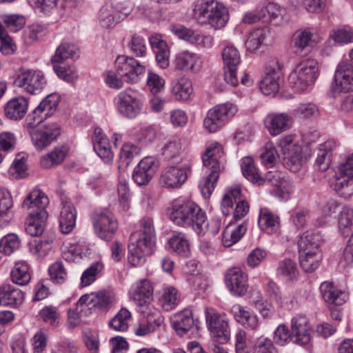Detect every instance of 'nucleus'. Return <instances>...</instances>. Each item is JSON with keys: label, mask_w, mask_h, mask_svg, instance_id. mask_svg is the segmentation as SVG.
I'll list each match as a JSON object with an SVG mask.
<instances>
[{"label": "nucleus", "mask_w": 353, "mask_h": 353, "mask_svg": "<svg viewBox=\"0 0 353 353\" xmlns=\"http://www.w3.org/2000/svg\"><path fill=\"white\" fill-rule=\"evenodd\" d=\"M170 219L176 225L191 228L200 234L206 225L205 213L194 202L185 198L174 199L170 206Z\"/></svg>", "instance_id": "nucleus-1"}, {"label": "nucleus", "mask_w": 353, "mask_h": 353, "mask_svg": "<svg viewBox=\"0 0 353 353\" xmlns=\"http://www.w3.org/2000/svg\"><path fill=\"white\" fill-rule=\"evenodd\" d=\"M154 230L152 220L143 218L140 222V230L132 233L128 245V261L133 266L139 265L145 261L146 256L152 253Z\"/></svg>", "instance_id": "nucleus-2"}, {"label": "nucleus", "mask_w": 353, "mask_h": 353, "mask_svg": "<svg viewBox=\"0 0 353 353\" xmlns=\"http://www.w3.org/2000/svg\"><path fill=\"white\" fill-rule=\"evenodd\" d=\"M48 203V196L39 189L31 191L23 201V209L30 210L26 221V231L30 235L36 236L43 232Z\"/></svg>", "instance_id": "nucleus-3"}, {"label": "nucleus", "mask_w": 353, "mask_h": 353, "mask_svg": "<svg viewBox=\"0 0 353 353\" xmlns=\"http://www.w3.org/2000/svg\"><path fill=\"white\" fill-rule=\"evenodd\" d=\"M223 154L222 145L214 142L208 145L202 155L203 166L207 169L206 172H209L199 183V188L205 198L210 197L215 188L222 169L221 158Z\"/></svg>", "instance_id": "nucleus-4"}, {"label": "nucleus", "mask_w": 353, "mask_h": 353, "mask_svg": "<svg viewBox=\"0 0 353 353\" xmlns=\"http://www.w3.org/2000/svg\"><path fill=\"white\" fill-rule=\"evenodd\" d=\"M79 56V48L74 44L62 43L57 47L55 54L51 58V62L54 72L60 79L72 82L77 78V70L65 62Z\"/></svg>", "instance_id": "nucleus-5"}, {"label": "nucleus", "mask_w": 353, "mask_h": 353, "mask_svg": "<svg viewBox=\"0 0 353 353\" xmlns=\"http://www.w3.org/2000/svg\"><path fill=\"white\" fill-rule=\"evenodd\" d=\"M194 12L200 23L209 24L215 29L225 26L229 19L228 9L214 0L198 3Z\"/></svg>", "instance_id": "nucleus-6"}, {"label": "nucleus", "mask_w": 353, "mask_h": 353, "mask_svg": "<svg viewBox=\"0 0 353 353\" xmlns=\"http://www.w3.org/2000/svg\"><path fill=\"white\" fill-rule=\"evenodd\" d=\"M319 66L314 59H307L299 63L289 75L290 85L297 92L305 90L314 83L318 77Z\"/></svg>", "instance_id": "nucleus-7"}, {"label": "nucleus", "mask_w": 353, "mask_h": 353, "mask_svg": "<svg viewBox=\"0 0 353 353\" xmlns=\"http://www.w3.org/2000/svg\"><path fill=\"white\" fill-rule=\"evenodd\" d=\"M238 112L237 106L232 103H224L210 109L204 119L203 125L210 132H215L232 119Z\"/></svg>", "instance_id": "nucleus-8"}, {"label": "nucleus", "mask_w": 353, "mask_h": 353, "mask_svg": "<svg viewBox=\"0 0 353 353\" xmlns=\"http://www.w3.org/2000/svg\"><path fill=\"white\" fill-rule=\"evenodd\" d=\"M114 103L119 112L128 119H134L138 116L143 106L142 100L130 88L119 92L114 99Z\"/></svg>", "instance_id": "nucleus-9"}, {"label": "nucleus", "mask_w": 353, "mask_h": 353, "mask_svg": "<svg viewBox=\"0 0 353 353\" xmlns=\"http://www.w3.org/2000/svg\"><path fill=\"white\" fill-rule=\"evenodd\" d=\"M92 221L96 234L104 241H110L114 236L118 223L112 213L108 210H97L92 215Z\"/></svg>", "instance_id": "nucleus-10"}, {"label": "nucleus", "mask_w": 353, "mask_h": 353, "mask_svg": "<svg viewBox=\"0 0 353 353\" xmlns=\"http://www.w3.org/2000/svg\"><path fill=\"white\" fill-rule=\"evenodd\" d=\"M14 85L29 94H37L46 88L47 79L41 71L28 70L17 76Z\"/></svg>", "instance_id": "nucleus-11"}, {"label": "nucleus", "mask_w": 353, "mask_h": 353, "mask_svg": "<svg viewBox=\"0 0 353 353\" xmlns=\"http://www.w3.org/2000/svg\"><path fill=\"white\" fill-rule=\"evenodd\" d=\"M205 316L213 342L219 343L227 342L230 336L228 323L212 307L205 308Z\"/></svg>", "instance_id": "nucleus-12"}, {"label": "nucleus", "mask_w": 353, "mask_h": 353, "mask_svg": "<svg viewBox=\"0 0 353 353\" xmlns=\"http://www.w3.org/2000/svg\"><path fill=\"white\" fill-rule=\"evenodd\" d=\"M190 172V165L167 167L161 173L159 183L165 188H179L187 181Z\"/></svg>", "instance_id": "nucleus-13"}, {"label": "nucleus", "mask_w": 353, "mask_h": 353, "mask_svg": "<svg viewBox=\"0 0 353 353\" xmlns=\"http://www.w3.org/2000/svg\"><path fill=\"white\" fill-rule=\"evenodd\" d=\"M115 65L119 76L128 83H136L138 76L145 70V67L134 58L125 55L117 58Z\"/></svg>", "instance_id": "nucleus-14"}, {"label": "nucleus", "mask_w": 353, "mask_h": 353, "mask_svg": "<svg viewBox=\"0 0 353 353\" xmlns=\"http://www.w3.org/2000/svg\"><path fill=\"white\" fill-rule=\"evenodd\" d=\"M59 102V97L55 94H50L46 97L39 105L28 115V125L34 128L48 117L52 114Z\"/></svg>", "instance_id": "nucleus-15"}, {"label": "nucleus", "mask_w": 353, "mask_h": 353, "mask_svg": "<svg viewBox=\"0 0 353 353\" xmlns=\"http://www.w3.org/2000/svg\"><path fill=\"white\" fill-rule=\"evenodd\" d=\"M332 88L335 92L353 91V65L348 60H342L337 65Z\"/></svg>", "instance_id": "nucleus-16"}, {"label": "nucleus", "mask_w": 353, "mask_h": 353, "mask_svg": "<svg viewBox=\"0 0 353 353\" xmlns=\"http://www.w3.org/2000/svg\"><path fill=\"white\" fill-rule=\"evenodd\" d=\"M61 134L59 124L51 123L43 125L39 130L30 131V135L34 146L38 150H43L49 145Z\"/></svg>", "instance_id": "nucleus-17"}, {"label": "nucleus", "mask_w": 353, "mask_h": 353, "mask_svg": "<svg viewBox=\"0 0 353 353\" xmlns=\"http://www.w3.org/2000/svg\"><path fill=\"white\" fill-rule=\"evenodd\" d=\"M225 283L230 292L238 296L245 294L248 290L247 275L239 268L228 270L225 274Z\"/></svg>", "instance_id": "nucleus-18"}, {"label": "nucleus", "mask_w": 353, "mask_h": 353, "mask_svg": "<svg viewBox=\"0 0 353 353\" xmlns=\"http://www.w3.org/2000/svg\"><path fill=\"white\" fill-rule=\"evenodd\" d=\"M292 343L299 345L307 344L311 339L309 321L304 316H296L291 321Z\"/></svg>", "instance_id": "nucleus-19"}, {"label": "nucleus", "mask_w": 353, "mask_h": 353, "mask_svg": "<svg viewBox=\"0 0 353 353\" xmlns=\"http://www.w3.org/2000/svg\"><path fill=\"white\" fill-rule=\"evenodd\" d=\"M156 169L155 159L150 157H145L134 168L132 179L139 185H147L153 177Z\"/></svg>", "instance_id": "nucleus-20"}, {"label": "nucleus", "mask_w": 353, "mask_h": 353, "mask_svg": "<svg viewBox=\"0 0 353 353\" xmlns=\"http://www.w3.org/2000/svg\"><path fill=\"white\" fill-rule=\"evenodd\" d=\"M131 297L141 307L148 305L152 300L153 287L147 279H143L133 285L130 290Z\"/></svg>", "instance_id": "nucleus-21"}, {"label": "nucleus", "mask_w": 353, "mask_h": 353, "mask_svg": "<svg viewBox=\"0 0 353 353\" xmlns=\"http://www.w3.org/2000/svg\"><path fill=\"white\" fill-rule=\"evenodd\" d=\"M92 143L94 150L105 163H109L112 161L113 153L110 142L103 130L99 128L94 129Z\"/></svg>", "instance_id": "nucleus-22"}, {"label": "nucleus", "mask_w": 353, "mask_h": 353, "mask_svg": "<svg viewBox=\"0 0 353 353\" xmlns=\"http://www.w3.org/2000/svg\"><path fill=\"white\" fill-rule=\"evenodd\" d=\"M92 143L94 150L105 163H109L112 161L113 153L110 142L103 130L99 128L94 129Z\"/></svg>", "instance_id": "nucleus-23"}, {"label": "nucleus", "mask_w": 353, "mask_h": 353, "mask_svg": "<svg viewBox=\"0 0 353 353\" xmlns=\"http://www.w3.org/2000/svg\"><path fill=\"white\" fill-rule=\"evenodd\" d=\"M263 122L270 134L276 136L290 128L291 117L285 113H270L265 117Z\"/></svg>", "instance_id": "nucleus-24"}, {"label": "nucleus", "mask_w": 353, "mask_h": 353, "mask_svg": "<svg viewBox=\"0 0 353 353\" xmlns=\"http://www.w3.org/2000/svg\"><path fill=\"white\" fill-rule=\"evenodd\" d=\"M24 300V293L14 285L5 283L0 286V305L17 307Z\"/></svg>", "instance_id": "nucleus-25"}, {"label": "nucleus", "mask_w": 353, "mask_h": 353, "mask_svg": "<svg viewBox=\"0 0 353 353\" xmlns=\"http://www.w3.org/2000/svg\"><path fill=\"white\" fill-rule=\"evenodd\" d=\"M292 41L296 50L302 52L315 46L319 42V36L312 28H301L295 32Z\"/></svg>", "instance_id": "nucleus-26"}, {"label": "nucleus", "mask_w": 353, "mask_h": 353, "mask_svg": "<svg viewBox=\"0 0 353 353\" xmlns=\"http://www.w3.org/2000/svg\"><path fill=\"white\" fill-rule=\"evenodd\" d=\"M170 323L176 334L181 336L190 331L194 323L190 310H184L174 314L170 319Z\"/></svg>", "instance_id": "nucleus-27"}, {"label": "nucleus", "mask_w": 353, "mask_h": 353, "mask_svg": "<svg viewBox=\"0 0 353 353\" xmlns=\"http://www.w3.org/2000/svg\"><path fill=\"white\" fill-rule=\"evenodd\" d=\"M60 212L59 228L63 234H69L76 224L77 212L71 203L63 202Z\"/></svg>", "instance_id": "nucleus-28"}, {"label": "nucleus", "mask_w": 353, "mask_h": 353, "mask_svg": "<svg viewBox=\"0 0 353 353\" xmlns=\"http://www.w3.org/2000/svg\"><path fill=\"white\" fill-rule=\"evenodd\" d=\"M331 188L345 199L353 194V177H349L337 171L330 182Z\"/></svg>", "instance_id": "nucleus-29"}, {"label": "nucleus", "mask_w": 353, "mask_h": 353, "mask_svg": "<svg viewBox=\"0 0 353 353\" xmlns=\"http://www.w3.org/2000/svg\"><path fill=\"white\" fill-rule=\"evenodd\" d=\"M13 200L10 192L0 190V225L7 226L14 217Z\"/></svg>", "instance_id": "nucleus-30"}, {"label": "nucleus", "mask_w": 353, "mask_h": 353, "mask_svg": "<svg viewBox=\"0 0 353 353\" xmlns=\"http://www.w3.org/2000/svg\"><path fill=\"white\" fill-rule=\"evenodd\" d=\"M28 102L24 97H14L8 101L5 106V114L12 120L22 119L27 112Z\"/></svg>", "instance_id": "nucleus-31"}, {"label": "nucleus", "mask_w": 353, "mask_h": 353, "mask_svg": "<svg viewBox=\"0 0 353 353\" xmlns=\"http://www.w3.org/2000/svg\"><path fill=\"white\" fill-rule=\"evenodd\" d=\"M322 296L325 302L335 305H343L347 298L345 292L337 289L332 283L324 281L320 286Z\"/></svg>", "instance_id": "nucleus-32"}, {"label": "nucleus", "mask_w": 353, "mask_h": 353, "mask_svg": "<svg viewBox=\"0 0 353 353\" xmlns=\"http://www.w3.org/2000/svg\"><path fill=\"white\" fill-rule=\"evenodd\" d=\"M281 71L279 68L270 69L265 74L260 84L261 92L265 95L275 94L279 89Z\"/></svg>", "instance_id": "nucleus-33"}, {"label": "nucleus", "mask_w": 353, "mask_h": 353, "mask_svg": "<svg viewBox=\"0 0 353 353\" xmlns=\"http://www.w3.org/2000/svg\"><path fill=\"white\" fill-rule=\"evenodd\" d=\"M271 37L270 29L268 27L257 28L251 32L246 40L245 46L248 50L254 52L261 46L266 44Z\"/></svg>", "instance_id": "nucleus-34"}, {"label": "nucleus", "mask_w": 353, "mask_h": 353, "mask_svg": "<svg viewBox=\"0 0 353 353\" xmlns=\"http://www.w3.org/2000/svg\"><path fill=\"white\" fill-rule=\"evenodd\" d=\"M125 17V16L112 6H105L100 9L98 19L99 24L102 27L110 28L114 27Z\"/></svg>", "instance_id": "nucleus-35"}, {"label": "nucleus", "mask_w": 353, "mask_h": 353, "mask_svg": "<svg viewBox=\"0 0 353 353\" xmlns=\"http://www.w3.org/2000/svg\"><path fill=\"white\" fill-rule=\"evenodd\" d=\"M283 163L286 168L293 172H298L303 162L302 148L300 145H294L284 152Z\"/></svg>", "instance_id": "nucleus-36"}, {"label": "nucleus", "mask_w": 353, "mask_h": 353, "mask_svg": "<svg viewBox=\"0 0 353 353\" xmlns=\"http://www.w3.org/2000/svg\"><path fill=\"white\" fill-rule=\"evenodd\" d=\"M69 147L67 145H61L42 157L41 164L44 168H50L61 164L69 152Z\"/></svg>", "instance_id": "nucleus-37"}, {"label": "nucleus", "mask_w": 353, "mask_h": 353, "mask_svg": "<svg viewBox=\"0 0 353 353\" xmlns=\"http://www.w3.org/2000/svg\"><path fill=\"white\" fill-rule=\"evenodd\" d=\"M232 223L230 222L223 233V244L225 247H230L238 242L245 234L248 229L247 221H243L241 224L231 229Z\"/></svg>", "instance_id": "nucleus-38"}, {"label": "nucleus", "mask_w": 353, "mask_h": 353, "mask_svg": "<svg viewBox=\"0 0 353 353\" xmlns=\"http://www.w3.org/2000/svg\"><path fill=\"white\" fill-rule=\"evenodd\" d=\"M279 217L268 208H262L258 219L260 228L268 234L276 231L279 227Z\"/></svg>", "instance_id": "nucleus-39"}, {"label": "nucleus", "mask_w": 353, "mask_h": 353, "mask_svg": "<svg viewBox=\"0 0 353 353\" xmlns=\"http://www.w3.org/2000/svg\"><path fill=\"white\" fill-rule=\"evenodd\" d=\"M301 268L308 273L314 272L319 266L322 260L321 251L299 252Z\"/></svg>", "instance_id": "nucleus-40"}, {"label": "nucleus", "mask_w": 353, "mask_h": 353, "mask_svg": "<svg viewBox=\"0 0 353 353\" xmlns=\"http://www.w3.org/2000/svg\"><path fill=\"white\" fill-rule=\"evenodd\" d=\"M334 145V143L332 141H327L319 145L315 165L320 171L325 172L329 168L332 155V151Z\"/></svg>", "instance_id": "nucleus-41"}, {"label": "nucleus", "mask_w": 353, "mask_h": 353, "mask_svg": "<svg viewBox=\"0 0 353 353\" xmlns=\"http://www.w3.org/2000/svg\"><path fill=\"white\" fill-rule=\"evenodd\" d=\"M321 236L318 233L310 231L304 232L299 241V252L320 251Z\"/></svg>", "instance_id": "nucleus-42"}, {"label": "nucleus", "mask_w": 353, "mask_h": 353, "mask_svg": "<svg viewBox=\"0 0 353 353\" xmlns=\"http://www.w3.org/2000/svg\"><path fill=\"white\" fill-rule=\"evenodd\" d=\"M241 168L243 176L252 183L258 185L264 183L263 177L261 176L251 157H246L242 159Z\"/></svg>", "instance_id": "nucleus-43"}, {"label": "nucleus", "mask_w": 353, "mask_h": 353, "mask_svg": "<svg viewBox=\"0 0 353 353\" xmlns=\"http://www.w3.org/2000/svg\"><path fill=\"white\" fill-rule=\"evenodd\" d=\"M31 279L28 264L26 261H17L11 271V279L15 284L25 285Z\"/></svg>", "instance_id": "nucleus-44"}, {"label": "nucleus", "mask_w": 353, "mask_h": 353, "mask_svg": "<svg viewBox=\"0 0 353 353\" xmlns=\"http://www.w3.org/2000/svg\"><path fill=\"white\" fill-rule=\"evenodd\" d=\"M180 302V295L174 287H168L163 290L159 298V303L165 311L174 309Z\"/></svg>", "instance_id": "nucleus-45"}, {"label": "nucleus", "mask_w": 353, "mask_h": 353, "mask_svg": "<svg viewBox=\"0 0 353 353\" xmlns=\"http://www.w3.org/2000/svg\"><path fill=\"white\" fill-rule=\"evenodd\" d=\"M339 229L344 236L353 234V209L345 206L339 213Z\"/></svg>", "instance_id": "nucleus-46"}, {"label": "nucleus", "mask_w": 353, "mask_h": 353, "mask_svg": "<svg viewBox=\"0 0 353 353\" xmlns=\"http://www.w3.org/2000/svg\"><path fill=\"white\" fill-rule=\"evenodd\" d=\"M172 92L179 100H188L192 92V82L186 78L173 81Z\"/></svg>", "instance_id": "nucleus-47"}, {"label": "nucleus", "mask_w": 353, "mask_h": 353, "mask_svg": "<svg viewBox=\"0 0 353 353\" xmlns=\"http://www.w3.org/2000/svg\"><path fill=\"white\" fill-rule=\"evenodd\" d=\"M170 248L179 255L188 257L190 250L188 239L182 234L174 235L168 241Z\"/></svg>", "instance_id": "nucleus-48"}, {"label": "nucleus", "mask_w": 353, "mask_h": 353, "mask_svg": "<svg viewBox=\"0 0 353 353\" xmlns=\"http://www.w3.org/2000/svg\"><path fill=\"white\" fill-rule=\"evenodd\" d=\"M197 61V57L194 53L188 51L176 54L174 63L176 69L181 70H192Z\"/></svg>", "instance_id": "nucleus-49"}, {"label": "nucleus", "mask_w": 353, "mask_h": 353, "mask_svg": "<svg viewBox=\"0 0 353 353\" xmlns=\"http://www.w3.org/2000/svg\"><path fill=\"white\" fill-rule=\"evenodd\" d=\"M52 241L34 239L29 243L30 252L37 257H45L52 249Z\"/></svg>", "instance_id": "nucleus-50"}, {"label": "nucleus", "mask_w": 353, "mask_h": 353, "mask_svg": "<svg viewBox=\"0 0 353 353\" xmlns=\"http://www.w3.org/2000/svg\"><path fill=\"white\" fill-rule=\"evenodd\" d=\"M222 59L224 68L238 67L241 61L238 50L232 46H228L223 49Z\"/></svg>", "instance_id": "nucleus-51"}, {"label": "nucleus", "mask_w": 353, "mask_h": 353, "mask_svg": "<svg viewBox=\"0 0 353 353\" xmlns=\"http://www.w3.org/2000/svg\"><path fill=\"white\" fill-rule=\"evenodd\" d=\"M19 247L20 241L14 234H7L0 241V252L7 255L13 253Z\"/></svg>", "instance_id": "nucleus-52"}, {"label": "nucleus", "mask_w": 353, "mask_h": 353, "mask_svg": "<svg viewBox=\"0 0 353 353\" xmlns=\"http://www.w3.org/2000/svg\"><path fill=\"white\" fill-rule=\"evenodd\" d=\"M90 303L93 306L94 310L106 309L111 302L109 294L105 292H99L89 294Z\"/></svg>", "instance_id": "nucleus-53"}, {"label": "nucleus", "mask_w": 353, "mask_h": 353, "mask_svg": "<svg viewBox=\"0 0 353 353\" xmlns=\"http://www.w3.org/2000/svg\"><path fill=\"white\" fill-rule=\"evenodd\" d=\"M140 148L130 143H125L120 151L119 159L123 166H128L131 160L139 154Z\"/></svg>", "instance_id": "nucleus-54"}, {"label": "nucleus", "mask_w": 353, "mask_h": 353, "mask_svg": "<svg viewBox=\"0 0 353 353\" xmlns=\"http://www.w3.org/2000/svg\"><path fill=\"white\" fill-rule=\"evenodd\" d=\"M188 42L199 48H210L213 46V38L210 35H205L198 32L192 31L190 33Z\"/></svg>", "instance_id": "nucleus-55"}, {"label": "nucleus", "mask_w": 353, "mask_h": 353, "mask_svg": "<svg viewBox=\"0 0 353 353\" xmlns=\"http://www.w3.org/2000/svg\"><path fill=\"white\" fill-rule=\"evenodd\" d=\"M330 39L334 43L344 44L353 42V29L350 27H344L333 31Z\"/></svg>", "instance_id": "nucleus-56"}, {"label": "nucleus", "mask_w": 353, "mask_h": 353, "mask_svg": "<svg viewBox=\"0 0 353 353\" xmlns=\"http://www.w3.org/2000/svg\"><path fill=\"white\" fill-rule=\"evenodd\" d=\"M103 269V265L97 262L92 264L82 274L81 277V285L88 286L92 284L97 279V276Z\"/></svg>", "instance_id": "nucleus-57"}, {"label": "nucleus", "mask_w": 353, "mask_h": 353, "mask_svg": "<svg viewBox=\"0 0 353 353\" xmlns=\"http://www.w3.org/2000/svg\"><path fill=\"white\" fill-rule=\"evenodd\" d=\"M294 112L300 119H307L317 116L319 110L314 103H307L299 104Z\"/></svg>", "instance_id": "nucleus-58"}, {"label": "nucleus", "mask_w": 353, "mask_h": 353, "mask_svg": "<svg viewBox=\"0 0 353 353\" xmlns=\"http://www.w3.org/2000/svg\"><path fill=\"white\" fill-rule=\"evenodd\" d=\"M15 48L12 39L0 23V52L6 55L11 54L15 51Z\"/></svg>", "instance_id": "nucleus-59"}, {"label": "nucleus", "mask_w": 353, "mask_h": 353, "mask_svg": "<svg viewBox=\"0 0 353 353\" xmlns=\"http://www.w3.org/2000/svg\"><path fill=\"white\" fill-rule=\"evenodd\" d=\"M41 319L48 324L57 326L59 323V314L56 307L52 305L46 306L39 312Z\"/></svg>", "instance_id": "nucleus-60"}, {"label": "nucleus", "mask_w": 353, "mask_h": 353, "mask_svg": "<svg viewBox=\"0 0 353 353\" xmlns=\"http://www.w3.org/2000/svg\"><path fill=\"white\" fill-rule=\"evenodd\" d=\"M130 50L137 57H143L147 53V47L143 38L138 35L132 37L128 44Z\"/></svg>", "instance_id": "nucleus-61"}, {"label": "nucleus", "mask_w": 353, "mask_h": 353, "mask_svg": "<svg viewBox=\"0 0 353 353\" xmlns=\"http://www.w3.org/2000/svg\"><path fill=\"white\" fill-rule=\"evenodd\" d=\"M49 274L51 279L57 283H63L67 278V273L62 262L56 261L49 268Z\"/></svg>", "instance_id": "nucleus-62"}, {"label": "nucleus", "mask_w": 353, "mask_h": 353, "mask_svg": "<svg viewBox=\"0 0 353 353\" xmlns=\"http://www.w3.org/2000/svg\"><path fill=\"white\" fill-rule=\"evenodd\" d=\"M279 157L278 152L272 143L269 142L265 144L263 150L260 155L262 162L265 166L272 167Z\"/></svg>", "instance_id": "nucleus-63"}, {"label": "nucleus", "mask_w": 353, "mask_h": 353, "mask_svg": "<svg viewBox=\"0 0 353 353\" xmlns=\"http://www.w3.org/2000/svg\"><path fill=\"white\" fill-rule=\"evenodd\" d=\"M264 18V23L272 21L281 18L282 10L280 6L274 3H269L265 6L261 8Z\"/></svg>", "instance_id": "nucleus-64"}]
</instances>
